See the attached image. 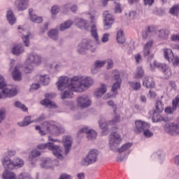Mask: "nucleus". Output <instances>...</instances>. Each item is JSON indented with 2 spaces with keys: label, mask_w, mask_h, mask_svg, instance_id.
<instances>
[{
  "label": "nucleus",
  "mask_w": 179,
  "mask_h": 179,
  "mask_svg": "<svg viewBox=\"0 0 179 179\" xmlns=\"http://www.w3.org/2000/svg\"><path fill=\"white\" fill-rule=\"evenodd\" d=\"M143 75H145L143 69L141 66H138L137 67L136 73L134 74V79H141L143 78Z\"/></svg>",
  "instance_id": "79ce46f5"
},
{
  "label": "nucleus",
  "mask_w": 179,
  "mask_h": 179,
  "mask_svg": "<svg viewBox=\"0 0 179 179\" xmlns=\"http://www.w3.org/2000/svg\"><path fill=\"white\" fill-rule=\"evenodd\" d=\"M91 34L92 36L96 40V41H99V34H97V28H96V24H92L91 26Z\"/></svg>",
  "instance_id": "37998d69"
},
{
  "label": "nucleus",
  "mask_w": 179,
  "mask_h": 179,
  "mask_svg": "<svg viewBox=\"0 0 179 179\" xmlns=\"http://www.w3.org/2000/svg\"><path fill=\"white\" fill-rule=\"evenodd\" d=\"M17 10H24L29 8V0H15Z\"/></svg>",
  "instance_id": "a878e982"
},
{
  "label": "nucleus",
  "mask_w": 179,
  "mask_h": 179,
  "mask_svg": "<svg viewBox=\"0 0 179 179\" xmlns=\"http://www.w3.org/2000/svg\"><path fill=\"white\" fill-rule=\"evenodd\" d=\"M2 179H16V174L12 171L6 170L2 174Z\"/></svg>",
  "instance_id": "4c0bfd02"
},
{
  "label": "nucleus",
  "mask_w": 179,
  "mask_h": 179,
  "mask_svg": "<svg viewBox=\"0 0 179 179\" xmlns=\"http://www.w3.org/2000/svg\"><path fill=\"white\" fill-rule=\"evenodd\" d=\"M13 55H20L24 52V48L21 45H15L12 49Z\"/></svg>",
  "instance_id": "f704fd0d"
},
{
  "label": "nucleus",
  "mask_w": 179,
  "mask_h": 179,
  "mask_svg": "<svg viewBox=\"0 0 179 179\" xmlns=\"http://www.w3.org/2000/svg\"><path fill=\"white\" fill-rule=\"evenodd\" d=\"M45 97V99H43L41 102V104H42V106H45V107H48V108H57V105L55 104V103L52 102V101H51V99H52V94H46Z\"/></svg>",
  "instance_id": "412c9836"
},
{
  "label": "nucleus",
  "mask_w": 179,
  "mask_h": 179,
  "mask_svg": "<svg viewBox=\"0 0 179 179\" xmlns=\"http://www.w3.org/2000/svg\"><path fill=\"white\" fill-rule=\"evenodd\" d=\"M116 40L119 44H124L125 43V36H124V31L119 30L116 34Z\"/></svg>",
  "instance_id": "c9c22d12"
},
{
  "label": "nucleus",
  "mask_w": 179,
  "mask_h": 179,
  "mask_svg": "<svg viewBox=\"0 0 179 179\" xmlns=\"http://www.w3.org/2000/svg\"><path fill=\"white\" fill-rule=\"evenodd\" d=\"M77 104L78 107H81V108H86V107L91 106L92 99H90L88 95H83L77 99Z\"/></svg>",
  "instance_id": "ddd939ff"
},
{
  "label": "nucleus",
  "mask_w": 179,
  "mask_h": 179,
  "mask_svg": "<svg viewBox=\"0 0 179 179\" xmlns=\"http://www.w3.org/2000/svg\"><path fill=\"white\" fill-rule=\"evenodd\" d=\"M73 78L68 77H60L58 82L57 83V86L58 90L64 92L61 94V98L62 100L65 99H72L73 97V92H76L73 90V87H76V84L73 83Z\"/></svg>",
  "instance_id": "f03ea898"
},
{
  "label": "nucleus",
  "mask_w": 179,
  "mask_h": 179,
  "mask_svg": "<svg viewBox=\"0 0 179 179\" xmlns=\"http://www.w3.org/2000/svg\"><path fill=\"white\" fill-rule=\"evenodd\" d=\"M163 54L165 59H166V61L168 62L171 61V58H173V56L174 55V53H173V50L169 48L164 49Z\"/></svg>",
  "instance_id": "e433bc0d"
},
{
  "label": "nucleus",
  "mask_w": 179,
  "mask_h": 179,
  "mask_svg": "<svg viewBox=\"0 0 179 179\" xmlns=\"http://www.w3.org/2000/svg\"><path fill=\"white\" fill-rule=\"evenodd\" d=\"M155 108L156 109L154 110V113H162V111L164 110L163 102H162V101H157Z\"/></svg>",
  "instance_id": "49530a36"
},
{
  "label": "nucleus",
  "mask_w": 179,
  "mask_h": 179,
  "mask_svg": "<svg viewBox=\"0 0 179 179\" xmlns=\"http://www.w3.org/2000/svg\"><path fill=\"white\" fill-rule=\"evenodd\" d=\"M0 89H3L2 93H0V99L6 97H13L17 94V90L10 89L6 85L5 78L0 75Z\"/></svg>",
  "instance_id": "0eeeda50"
},
{
  "label": "nucleus",
  "mask_w": 179,
  "mask_h": 179,
  "mask_svg": "<svg viewBox=\"0 0 179 179\" xmlns=\"http://www.w3.org/2000/svg\"><path fill=\"white\" fill-rule=\"evenodd\" d=\"M107 64H108V66H107L108 69H111V68H113V66H114V62L111 59H108Z\"/></svg>",
  "instance_id": "680f3d73"
},
{
  "label": "nucleus",
  "mask_w": 179,
  "mask_h": 179,
  "mask_svg": "<svg viewBox=\"0 0 179 179\" xmlns=\"http://www.w3.org/2000/svg\"><path fill=\"white\" fill-rule=\"evenodd\" d=\"M99 150L96 149L90 150L87 155L84 157L81 162L83 166H89L96 163L99 159Z\"/></svg>",
  "instance_id": "6e6552de"
},
{
  "label": "nucleus",
  "mask_w": 179,
  "mask_h": 179,
  "mask_svg": "<svg viewBox=\"0 0 179 179\" xmlns=\"http://www.w3.org/2000/svg\"><path fill=\"white\" fill-rule=\"evenodd\" d=\"M82 134H86L88 141H93L96 139L97 133L94 130L89 129L88 127H84L78 131V136H80Z\"/></svg>",
  "instance_id": "dca6fc26"
},
{
  "label": "nucleus",
  "mask_w": 179,
  "mask_h": 179,
  "mask_svg": "<svg viewBox=\"0 0 179 179\" xmlns=\"http://www.w3.org/2000/svg\"><path fill=\"white\" fill-rule=\"evenodd\" d=\"M115 13H121V12H122V8H121V4L117 3L115 5Z\"/></svg>",
  "instance_id": "6e6d98bb"
},
{
  "label": "nucleus",
  "mask_w": 179,
  "mask_h": 179,
  "mask_svg": "<svg viewBox=\"0 0 179 179\" xmlns=\"http://www.w3.org/2000/svg\"><path fill=\"white\" fill-rule=\"evenodd\" d=\"M109 37H110V34H103L101 38L102 43H107V41H108Z\"/></svg>",
  "instance_id": "13d9d810"
},
{
  "label": "nucleus",
  "mask_w": 179,
  "mask_h": 179,
  "mask_svg": "<svg viewBox=\"0 0 179 179\" xmlns=\"http://www.w3.org/2000/svg\"><path fill=\"white\" fill-rule=\"evenodd\" d=\"M43 61L41 56L36 52H31L29 54L27 59L24 62V73H31L32 71L34 69L35 66L40 65Z\"/></svg>",
  "instance_id": "39448f33"
},
{
  "label": "nucleus",
  "mask_w": 179,
  "mask_h": 179,
  "mask_svg": "<svg viewBox=\"0 0 179 179\" xmlns=\"http://www.w3.org/2000/svg\"><path fill=\"white\" fill-rule=\"evenodd\" d=\"M45 120V116L44 115H41L36 120L33 121L31 120L30 116H27L23 122H18L19 127H27L29 124H31V122H42V121H44Z\"/></svg>",
  "instance_id": "a211bd4d"
},
{
  "label": "nucleus",
  "mask_w": 179,
  "mask_h": 179,
  "mask_svg": "<svg viewBox=\"0 0 179 179\" xmlns=\"http://www.w3.org/2000/svg\"><path fill=\"white\" fill-rule=\"evenodd\" d=\"M160 113L154 112L152 115V122H159V121H166L167 120L162 116Z\"/></svg>",
  "instance_id": "a19ab883"
},
{
  "label": "nucleus",
  "mask_w": 179,
  "mask_h": 179,
  "mask_svg": "<svg viewBox=\"0 0 179 179\" xmlns=\"http://www.w3.org/2000/svg\"><path fill=\"white\" fill-rule=\"evenodd\" d=\"M6 117V110L5 108L0 109V124H2L3 122V120H5Z\"/></svg>",
  "instance_id": "603ef678"
},
{
  "label": "nucleus",
  "mask_w": 179,
  "mask_h": 179,
  "mask_svg": "<svg viewBox=\"0 0 179 179\" xmlns=\"http://www.w3.org/2000/svg\"><path fill=\"white\" fill-rule=\"evenodd\" d=\"M129 85L134 90H139L141 89V83L138 82H129Z\"/></svg>",
  "instance_id": "3c124183"
},
{
  "label": "nucleus",
  "mask_w": 179,
  "mask_h": 179,
  "mask_svg": "<svg viewBox=\"0 0 179 179\" xmlns=\"http://www.w3.org/2000/svg\"><path fill=\"white\" fill-rule=\"evenodd\" d=\"M52 161L50 158H42L41 162V167L42 169H51L52 167Z\"/></svg>",
  "instance_id": "2f4dec72"
},
{
  "label": "nucleus",
  "mask_w": 179,
  "mask_h": 179,
  "mask_svg": "<svg viewBox=\"0 0 179 179\" xmlns=\"http://www.w3.org/2000/svg\"><path fill=\"white\" fill-rule=\"evenodd\" d=\"M37 148L39 149V150L48 149V150H52L54 156L59 159V160H62L64 159V155H62V148L55 145L54 143H47L45 144H40L37 146Z\"/></svg>",
  "instance_id": "423d86ee"
},
{
  "label": "nucleus",
  "mask_w": 179,
  "mask_h": 179,
  "mask_svg": "<svg viewBox=\"0 0 179 179\" xmlns=\"http://www.w3.org/2000/svg\"><path fill=\"white\" fill-rule=\"evenodd\" d=\"M6 19L10 24L13 25L16 23V17H15V14L12 10L8 9L6 11Z\"/></svg>",
  "instance_id": "7c9ffc66"
},
{
  "label": "nucleus",
  "mask_w": 179,
  "mask_h": 179,
  "mask_svg": "<svg viewBox=\"0 0 179 179\" xmlns=\"http://www.w3.org/2000/svg\"><path fill=\"white\" fill-rule=\"evenodd\" d=\"M168 62H172V65L173 66H178L179 64V57L177 55H173V57L171 58V60L168 61Z\"/></svg>",
  "instance_id": "8fccbe9b"
},
{
  "label": "nucleus",
  "mask_w": 179,
  "mask_h": 179,
  "mask_svg": "<svg viewBox=\"0 0 179 179\" xmlns=\"http://www.w3.org/2000/svg\"><path fill=\"white\" fill-rule=\"evenodd\" d=\"M104 17V29L106 30H108L114 23V18H113V15L110 14L108 11H105L103 13Z\"/></svg>",
  "instance_id": "6ab92c4d"
},
{
  "label": "nucleus",
  "mask_w": 179,
  "mask_h": 179,
  "mask_svg": "<svg viewBox=\"0 0 179 179\" xmlns=\"http://www.w3.org/2000/svg\"><path fill=\"white\" fill-rule=\"evenodd\" d=\"M169 34H170V32L166 29H160L157 32L158 37L159 38H164V40L169 38Z\"/></svg>",
  "instance_id": "58836bf2"
},
{
  "label": "nucleus",
  "mask_w": 179,
  "mask_h": 179,
  "mask_svg": "<svg viewBox=\"0 0 179 179\" xmlns=\"http://www.w3.org/2000/svg\"><path fill=\"white\" fill-rule=\"evenodd\" d=\"M99 127L101 129V135H108V124L106 122L104 119H101L99 121Z\"/></svg>",
  "instance_id": "c85d7f7f"
},
{
  "label": "nucleus",
  "mask_w": 179,
  "mask_h": 179,
  "mask_svg": "<svg viewBox=\"0 0 179 179\" xmlns=\"http://www.w3.org/2000/svg\"><path fill=\"white\" fill-rule=\"evenodd\" d=\"M41 155L40 151L34 149L29 153V162L31 166H34L36 163H37V157H38Z\"/></svg>",
  "instance_id": "5701e85b"
},
{
  "label": "nucleus",
  "mask_w": 179,
  "mask_h": 179,
  "mask_svg": "<svg viewBox=\"0 0 179 179\" xmlns=\"http://www.w3.org/2000/svg\"><path fill=\"white\" fill-rule=\"evenodd\" d=\"M107 103L108 106L113 109L115 115L114 118L112 120L109 121L108 125H115V124L120 122V115L117 114V112H115V110H117V105L114 103V101H108Z\"/></svg>",
  "instance_id": "f3484780"
},
{
  "label": "nucleus",
  "mask_w": 179,
  "mask_h": 179,
  "mask_svg": "<svg viewBox=\"0 0 179 179\" xmlns=\"http://www.w3.org/2000/svg\"><path fill=\"white\" fill-rule=\"evenodd\" d=\"M36 131H39V134L41 135H45L46 134H51L55 136H58L59 134H64L65 130L62 127H58L55 125V122H44L42 127L36 126L35 127Z\"/></svg>",
  "instance_id": "20e7f679"
},
{
  "label": "nucleus",
  "mask_w": 179,
  "mask_h": 179,
  "mask_svg": "<svg viewBox=\"0 0 179 179\" xmlns=\"http://www.w3.org/2000/svg\"><path fill=\"white\" fill-rule=\"evenodd\" d=\"M40 82L44 86H47V85L50 83V76H48V75L41 76L40 77Z\"/></svg>",
  "instance_id": "de8ad7c7"
},
{
  "label": "nucleus",
  "mask_w": 179,
  "mask_h": 179,
  "mask_svg": "<svg viewBox=\"0 0 179 179\" xmlns=\"http://www.w3.org/2000/svg\"><path fill=\"white\" fill-rule=\"evenodd\" d=\"M76 25L80 29H84L85 30H89V23L87 20L83 19H76L75 20Z\"/></svg>",
  "instance_id": "cd10ccee"
},
{
  "label": "nucleus",
  "mask_w": 179,
  "mask_h": 179,
  "mask_svg": "<svg viewBox=\"0 0 179 179\" xmlns=\"http://www.w3.org/2000/svg\"><path fill=\"white\" fill-rule=\"evenodd\" d=\"M152 45H153V41H148L143 48V55L144 57H149L148 61H150V59H152V58L155 57L153 55H150V49L152 48Z\"/></svg>",
  "instance_id": "4be33fe9"
},
{
  "label": "nucleus",
  "mask_w": 179,
  "mask_h": 179,
  "mask_svg": "<svg viewBox=\"0 0 179 179\" xmlns=\"http://www.w3.org/2000/svg\"><path fill=\"white\" fill-rule=\"evenodd\" d=\"M174 163L175 164H176L177 166H179V155H176L174 157Z\"/></svg>",
  "instance_id": "774afa93"
},
{
  "label": "nucleus",
  "mask_w": 179,
  "mask_h": 179,
  "mask_svg": "<svg viewBox=\"0 0 179 179\" xmlns=\"http://www.w3.org/2000/svg\"><path fill=\"white\" fill-rule=\"evenodd\" d=\"M107 92V85H101V87L99 88L96 92H95V96L96 97H101L102 94H104Z\"/></svg>",
  "instance_id": "ea45409f"
},
{
  "label": "nucleus",
  "mask_w": 179,
  "mask_h": 179,
  "mask_svg": "<svg viewBox=\"0 0 179 179\" xmlns=\"http://www.w3.org/2000/svg\"><path fill=\"white\" fill-rule=\"evenodd\" d=\"M15 106L17 108H21L22 111H27V107H26V106H24V104H22V103H20V101H15Z\"/></svg>",
  "instance_id": "5fc2aeb1"
},
{
  "label": "nucleus",
  "mask_w": 179,
  "mask_h": 179,
  "mask_svg": "<svg viewBox=\"0 0 179 179\" xmlns=\"http://www.w3.org/2000/svg\"><path fill=\"white\" fill-rule=\"evenodd\" d=\"M177 107H179V95L173 100L172 107L169 106L165 108V113L167 114H173V113L177 110Z\"/></svg>",
  "instance_id": "b1692460"
},
{
  "label": "nucleus",
  "mask_w": 179,
  "mask_h": 179,
  "mask_svg": "<svg viewBox=\"0 0 179 179\" xmlns=\"http://www.w3.org/2000/svg\"><path fill=\"white\" fill-rule=\"evenodd\" d=\"M135 16H136V12L133 10L129 12V17H130V19H135Z\"/></svg>",
  "instance_id": "0e129e2a"
},
{
  "label": "nucleus",
  "mask_w": 179,
  "mask_h": 179,
  "mask_svg": "<svg viewBox=\"0 0 179 179\" xmlns=\"http://www.w3.org/2000/svg\"><path fill=\"white\" fill-rule=\"evenodd\" d=\"M114 78H115L116 82L112 86V92H113V94H107L104 96L105 100H107V99H111V97H115V96H117V94H118V89H120V87H121L122 81H121V78H120V74H118V73H117Z\"/></svg>",
  "instance_id": "f8f14e48"
},
{
  "label": "nucleus",
  "mask_w": 179,
  "mask_h": 179,
  "mask_svg": "<svg viewBox=\"0 0 179 179\" xmlns=\"http://www.w3.org/2000/svg\"><path fill=\"white\" fill-rule=\"evenodd\" d=\"M145 5H148V6H152L153 5L155 0H143Z\"/></svg>",
  "instance_id": "e2e57ef3"
},
{
  "label": "nucleus",
  "mask_w": 179,
  "mask_h": 179,
  "mask_svg": "<svg viewBox=\"0 0 179 179\" xmlns=\"http://www.w3.org/2000/svg\"><path fill=\"white\" fill-rule=\"evenodd\" d=\"M63 145L64 146L66 155H68L69 150H71V148L72 147V137L65 136L63 138Z\"/></svg>",
  "instance_id": "393cba45"
},
{
  "label": "nucleus",
  "mask_w": 179,
  "mask_h": 179,
  "mask_svg": "<svg viewBox=\"0 0 179 179\" xmlns=\"http://www.w3.org/2000/svg\"><path fill=\"white\" fill-rule=\"evenodd\" d=\"M48 37L52 40H58V30L51 29L48 33Z\"/></svg>",
  "instance_id": "c03bdc74"
},
{
  "label": "nucleus",
  "mask_w": 179,
  "mask_h": 179,
  "mask_svg": "<svg viewBox=\"0 0 179 179\" xmlns=\"http://www.w3.org/2000/svg\"><path fill=\"white\" fill-rule=\"evenodd\" d=\"M106 61L104 60H96L94 64V67L92 69V73H96L97 69L100 68H103L104 65H106Z\"/></svg>",
  "instance_id": "473e14b6"
},
{
  "label": "nucleus",
  "mask_w": 179,
  "mask_h": 179,
  "mask_svg": "<svg viewBox=\"0 0 179 179\" xmlns=\"http://www.w3.org/2000/svg\"><path fill=\"white\" fill-rule=\"evenodd\" d=\"M150 128H147L143 131L144 136L146 138H152L153 136V132L150 131Z\"/></svg>",
  "instance_id": "864d4df0"
},
{
  "label": "nucleus",
  "mask_w": 179,
  "mask_h": 179,
  "mask_svg": "<svg viewBox=\"0 0 179 179\" xmlns=\"http://www.w3.org/2000/svg\"><path fill=\"white\" fill-rule=\"evenodd\" d=\"M20 68H22V66L17 65L12 72L13 79L17 82L22 80V73L20 72Z\"/></svg>",
  "instance_id": "bb28decb"
},
{
  "label": "nucleus",
  "mask_w": 179,
  "mask_h": 179,
  "mask_svg": "<svg viewBox=\"0 0 179 179\" xmlns=\"http://www.w3.org/2000/svg\"><path fill=\"white\" fill-rule=\"evenodd\" d=\"M171 40H172V41H179V35H172L171 37Z\"/></svg>",
  "instance_id": "69168bd1"
},
{
  "label": "nucleus",
  "mask_w": 179,
  "mask_h": 179,
  "mask_svg": "<svg viewBox=\"0 0 179 179\" xmlns=\"http://www.w3.org/2000/svg\"><path fill=\"white\" fill-rule=\"evenodd\" d=\"M38 89H40V84L38 83H34L31 85L30 90H37Z\"/></svg>",
  "instance_id": "4d7b16f0"
},
{
  "label": "nucleus",
  "mask_w": 179,
  "mask_h": 179,
  "mask_svg": "<svg viewBox=\"0 0 179 179\" xmlns=\"http://www.w3.org/2000/svg\"><path fill=\"white\" fill-rule=\"evenodd\" d=\"M1 163L4 169H12L14 167H17L18 169H20V167H23V166L24 165V162H23L22 159L16 158L15 162H13V161L10 160V159H9V157H4L1 161Z\"/></svg>",
  "instance_id": "1a4fd4ad"
},
{
  "label": "nucleus",
  "mask_w": 179,
  "mask_h": 179,
  "mask_svg": "<svg viewBox=\"0 0 179 179\" xmlns=\"http://www.w3.org/2000/svg\"><path fill=\"white\" fill-rule=\"evenodd\" d=\"M73 24V22L71 20L66 21L64 23L60 25L61 31H64V30H66V29H69Z\"/></svg>",
  "instance_id": "a18cd8bd"
},
{
  "label": "nucleus",
  "mask_w": 179,
  "mask_h": 179,
  "mask_svg": "<svg viewBox=\"0 0 179 179\" xmlns=\"http://www.w3.org/2000/svg\"><path fill=\"white\" fill-rule=\"evenodd\" d=\"M143 85L147 88L155 87V81L152 77H145L143 80Z\"/></svg>",
  "instance_id": "72a5a7b5"
},
{
  "label": "nucleus",
  "mask_w": 179,
  "mask_h": 179,
  "mask_svg": "<svg viewBox=\"0 0 179 179\" xmlns=\"http://www.w3.org/2000/svg\"><path fill=\"white\" fill-rule=\"evenodd\" d=\"M147 128H150V124H149V123L142 120H136L134 131L136 134L143 132Z\"/></svg>",
  "instance_id": "2eb2a0df"
},
{
  "label": "nucleus",
  "mask_w": 179,
  "mask_h": 179,
  "mask_svg": "<svg viewBox=\"0 0 179 179\" xmlns=\"http://www.w3.org/2000/svg\"><path fill=\"white\" fill-rule=\"evenodd\" d=\"M150 68L151 71H155L156 68H159L162 73L165 75V78L171 76V69H170V67L165 64H162L157 62L156 60L150 61Z\"/></svg>",
  "instance_id": "9b49d317"
},
{
  "label": "nucleus",
  "mask_w": 179,
  "mask_h": 179,
  "mask_svg": "<svg viewBox=\"0 0 179 179\" xmlns=\"http://www.w3.org/2000/svg\"><path fill=\"white\" fill-rule=\"evenodd\" d=\"M29 15L31 22H34V23H41V22H43V17H38L34 14L32 8L29 9Z\"/></svg>",
  "instance_id": "c756f323"
},
{
  "label": "nucleus",
  "mask_w": 179,
  "mask_h": 179,
  "mask_svg": "<svg viewBox=\"0 0 179 179\" xmlns=\"http://www.w3.org/2000/svg\"><path fill=\"white\" fill-rule=\"evenodd\" d=\"M77 178L78 179H85V173H77Z\"/></svg>",
  "instance_id": "338daca9"
},
{
  "label": "nucleus",
  "mask_w": 179,
  "mask_h": 179,
  "mask_svg": "<svg viewBox=\"0 0 179 179\" xmlns=\"http://www.w3.org/2000/svg\"><path fill=\"white\" fill-rule=\"evenodd\" d=\"M134 58L136 59V64H139V62H141V61H142V56L141 55V54L135 55Z\"/></svg>",
  "instance_id": "052dcab7"
},
{
  "label": "nucleus",
  "mask_w": 179,
  "mask_h": 179,
  "mask_svg": "<svg viewBox=\"0 0 179 179\" xmlns=\"http://www.w3.org/2000/svg\"><path fill=\"white\" fill-rule=\"evenodd\" d=\"M165 132L169 135H178L179 134V124L166 123L164 126Z\"/></svg>",
  "instance_id": "4468645a"
},
{
  "label": "nucleus",
  "mask_w": 179,
  "mask_h": 179,
  "mask_svg": "<svg viewBox=\"0 0 179 179\" xmlns=\"http://www.w3.org/2000/svg\"><path fill=\"white\" fill-rule=\"evenodd\" d=\"M59 12V7L57 6H54L52 7V15H57Z\"/></svg>",
  "instance_id": "bf43d9fd"
},
{
  "label": "nucleus",
  "mask_w": 179,
  "mask_h": 179,
  "mask_svg": "<svg viewBox=\"0 0 179 179\" xmlns=\"http://www.w3.org/2000/svg\"><path fill=\"white\" fill-rule=\"evenodd\" d=\"M171 15L178 16L179 15V5L173 6L169 10Z\"/></svg>",
  "instance_id": "09e8293b"
},
{
  "label": "nucleus",
  "mask_w": 179,
  "mask_h": 179,
  "mask_svg": "<svg viewBox=\"0 0 179 179\" xmlns=\"http://www.w3.org/2000/svg\"><path fill=\"white\" fill-rule=\"evenodd\" d=\"M73 83L76 85L73 90L76 93H82L85 92V89H89L91 86H93L94 80L91 77H85L82 76H78L73 77Z\"/></svg>",
  "instance_id": "7ed1b4c3"
},
{
  "label": "nucleus",
  "mask_w": 179,
  "mask_h": 179,
  "mask_svg": "<svg viewBox=\"0 0 179 179\" xmlns=\"http://www.w3.org/2000/svg\"><path fill=\"white\" fill-rule=\"evenodd\" d=\"M18 31L21 35V38H22L24 45L26 47H29L30 45V41H29V38H30V32L27 29H23L20 26L18 27Z\"/></svg>",
  "instance_id": "aec40b11"
},
{
  "label": "nucleus",
  "mask_w": 179,
  "mask_h": 179,
  "mask_svg": "<svg viewBox=\"0 0 179 179\" xmlns=\"http://www.w3.org/2000/svg\"><path fill=\"white\" fill-rule=\"evenodd\" d=\"M86 50H90L91 52H96V46L93 45V41L89 39H83L77 47V51L79 54H84Z\"/></svg>",
  "instance_id": "9d476101"
},
{
  "label": "nucleus",
  "mask_w": 179,
  "mask_h": 179,
  "mask_svg": "<svg viewBox=\"0 0 179 179\" xmlns=\"http://www.w3.org/2000/svg\"><path fill=\"white\" fill-rule=\"evenodd\" d=\"M121 142H122L121 136L118 134V133L113 131L109 140V146L110 149L113 152H115V150L119 152L120 154L116 158V161L119 162L127 160L128 155H129V149H131V147L132 146V143H127L117 149V148L121 145Z\"/></svg>",
  "instance_id": "f257e3e1"
}]
</instances>
